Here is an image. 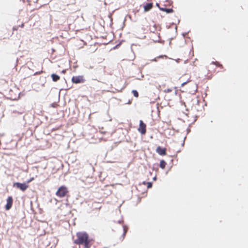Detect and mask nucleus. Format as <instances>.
I'll return each mask as SVG.
<instances>
[{
	"instance_id": "9d476101",
	"label": "nucleus",
	"mask_w": 248,
	"mask_h": 248,
	"mask_svg": "<svg viewBox=\"0 0 248 248\" xmlns=\"http://www.w3.org/2000/svg\"><path fill=\"white\" fill-rule=\"evenodd\" d=\"M187 77H188V78L187 80H186V81H185V80L183 79V77L181 78L180 80L181 82H182L181 83V86H185L188 82L191 81V80L190 79V77L188 75H187Z\"/></svg>"
},
{
	"instance_id": "39448f33",
	"label": "nucleus",
	"mask_w": 248,
	"mask_h": 248,
	"mask_svg": "<svg viewBox=\"0 0 248 248\" xmlns=\"http://www.w3.org/2000/svg\"><path fill=\"white\" fill-rule=\"evenodd\" d=\"M138 131L141 135H145L146 133V125L142 120L140 121L139 127L138 129Z\"/></svg>"
},
{
	"instance_id": "ddd939ff",
	"label": "nucleus",
	"mask_w": 248,
	"mask_h": 248,
	"mask_svg": "<svg viewBox=\"0 0 248 248\" xmlns=\"http://www.w3.org/2000/svg\"><path fill=\"white\" fill-rule=\"evenodd\" d=\"M166 165V162L164 160H162L160 161L159 166L161 168L164 169L165 168Z\"/></svg>"
},
{
	"instance_id": "7ed1b4c3",
	"label": "nucleus",
	"mask_w": 248,
	"mask_h": 248,
	"mask_svg": "<svg viewBox=\"0 0 248 248\" xmlns=\"http://www.w3.org/2000/svg\"><path fill=\"white\" fill-rule=\"evenodd\" d=\"M69 193L68 188L65 186H61L56 192V195L59 198H63Z\"/></svg>"
},
{
	"instance_id": "b1692460",
	"label": "nucleus",
	"mask_w": 248,
	"mask_h": 248,
	"mask_svg": "<svg viewBox=\"0 0 248 248\" xmlns=\"http://www.w3.org/2000/svg\"><path fill=\"white\" fill-rule=\"evenodd\" d=\"M102 133L103 134H105V132H104V131H102Z\"/></svg>"
},
{
	"instance_id": "dca6fc26",
	"label": "nucleus",
	"mask_w": 248,
	"mask_h": 248,
	"mask_svg": "<svg viewBox=\"0 0 248 248\" xmlns=\"http://www.w3.org/2000/svg\"><path fill=\"white\" fill-rule=\"evenodd\" d=\"M38 0H28V1L29 2V4L30 5H31L32 4V2L34 3H37Z\"/></svg>"
},
{
	"instance_id": "4be33fe9",
	"label": "nucleus",
	"mask_w": 248,
	"mask_h": 248,
	"mask_svg": "<svg viewBox=\"0 0 248 248\" xmlns=\"http://www.w3.org/2000/svg\"><path fill=\"white\" fill-rule=\"evenodd\" d=\"M40 7H41V6H38V7H36L34 8V9H39Z\"/></svg>"
},
{
	"instance_id": "423d86ee",
	"label": "nucleus",
	"mask_w": 248,
	"mask_h": 248,
	"mask_svg": "<svg viewBox=\"0 0 248 248\" xmlns=\"http://www.w3.org/2000/svg\"><path fill=\"white\" fill-rule=\"evenodd\" d=\"M13 186L23 191L26 190L29 187V185L26 183H20L18 182L14 183Z\"/></svg>"
},
{
	"instance_id": "5701e85b",
	"label": "nucleus",
	"mask_w": 248,
	"mask_h": 248,
	"mask_svg": "<svg viewBox=\"0 0 248 248\" xmlns=\"http://www.w3.org/2000/svg\"><path fill=\"white\" fill-rule=\"evenodd\" d=\"M24 24L23 23H22V24H21V27L22 28V27H24Z\"/></svg>"
},
{
	"instance_id": "0eeeda50",
	"label": "nucleus",
	"mask_w": 248,
	"mask_h": 248,
	"mask_svg": "<svg viewBox=\"0 0 248 248\" xmlns=\"http://www.w3.org/2000/svg\"><path fill=\"white\" fill-rule=\"evenodd\" d=\"M7 203L5 205V209L6 210H9L13 205V199L12 197L9 196L7 199Z\"/></svg>"
},
{
	"instance_id": "20e7f679",
	"label": "nucleus",
	"mask_w": 248,
	"mask_h": 248,
	"mask_svg": "<svg viewBox=\"0 0 248 248\" xmlns=\"http://www.w3.org/2000/svg\"><path fill=\"white\" fill-rule=\"evenodd\" d=\"M72 83L75 84L83 83L85 81L83 76H74L71 79Z\"/></svg>"
},
{
	"instance_id": "f257e3e1",
	"label": "nucleus",
	"mask_w": 248,
	"mask_h": 248,
	"mask_svg": "<svg viewBox=\"0 0 248 248\" xmlns=\"http://www.w3.org/2000/svg\"><path fill=\"white\" fill-rule=\"evenodd\" d=\"M76 238L74 243L78 245H83V248H90L92 240L89 238L88 234L86 232H78L76 233Z\"/></svg>"
},
{
	"instance_id": "6ab92c4d",
	"label": "nucleus",
	"mask_w": 248,
	"mask_h": 248,
	"mask_svg": "<svg viewBox=\"0 0 248 248\" xmlns=\"http://www.w3.org/2000/svg\"><path fill=\"white\" fill-rule=\"evenodd\" d=\"M147 188H148L152 187V183L151 182H148L147 183Z\"/></svg>"
},
{
	"instance_id": "412c9836",
	"label": "nucleus",
	"mask_w": 248,
	"mask_h": 248,
	"mask_svg": "<svg viewBox=\"0 0 248 248\" xmlns=\"http://www.w3.org/2000/svg\"><path fill=\"white\" fill-rule=\"evenodd\" d=\"M33 179V178H31V179L30 180H29L28 181V183H29L31 182Z\"/></svg>"
},
{
	"instance_id": "2eb2a0df",
	"label": "nucleus",
	"mask_w": 248,
	"mask_h": 248,
	"mask_svg": "<svg viewBox=\"0 0 248 248\" xmlns=\"http://www.w3.org/2000/svg\"><path fill=\"white\" fill-rule=\"evenodd\" d=\"M132 93L135 97L137 98L139 97V93L136 90H132Z\"/></svg>"
},
{
	"instance_id": "f8f14e48",
	"label": "nucleus",
	"mask_w": 248,
	"mask_h": 248,
	"mask_svg": "<svg viewBox=\"0 0 248 248\" xmlns=\"http://www.w3.org/2000/svg\"><path fill=\"white\" fill-rule=\"evenodd\" d=\"M212 64L213 65H215L216 66L220 67L221 69L223 68V67L222 64H221L219 62H212Z\"/></svg>"
},
{
	"instance_id": "f3484780",
	"label": "nucleus",
	"mask_w": 248,
	"mask_h": 248,
	"mask_svg": "<svg viewBox=\"0 0 248 248\" xmlns=\"http://www.w3.org/2000/svg\"><path fill=\"white\" fill-rule=\"evenodd\" d=\"M123 239L124 238L125 235V234L127 232V230H126V229L125 228V227H124L123 228Z\"/></svg>"
},
{
	"instance_id": "1a4fd4ad",
	"label": "nucleus",
	"mask_w": 248,
	"mask_h": 248,
	"mask_svg": "<svg viewBox=\"0 0 248 248\" xmlns=\"http://www.w3.org/2000/svg\"><path fill=\"white\" fill-rule=\"evenodd\" d=\"M153 3H147L145 5H144V11L147 12L153 8Z\"/></svg>"
},
{
	"instance_id": "6e6552de",
	"label": "nucleus",
	"mask_w": 248,
	"mask_h": 248,
	"mask_svg": "<svg viewBox=\"0 0 248 248\" xmlns=\"http://www.w3.org/2000/svg\"><path fill=\"white\" fill-rule=\"evenodd\" d=\"M156 152L160 155H165L167 154L166 149L161 148L160 146H158L156 149Z\"/></svg>"
},
{
	"instance_id": "f03ea898",
	"label": "nucleus",
	"mask_w": 248,
	"mask_h": 248,
	"mask_svg": "<svg viewBox=\"0 0 248 248\" xmlns=\"http://www.w3.org/2000/svg\"><path fill=\"white\" fill-rule=\"evenodd\" d=\"M215 73V67L212 63L206 66L203 70L204 76L208 79H211Z\"/></svg>"
},
{
	"instance_id": "a211bd4d",
	"label": "nucleus",
	"mask_w": 248,
	"mask_h": 248,
	"mask_svg": "<svg viewBox=\"0 0 248 248\" xmlns=\"http://www.w3.org/2000/svg\"><path fill=\"white\" fill-rule=\"evenodd\" d=\"M172 90L171 89H167L164 90V92L166 93H170L171 92H172Z\"/></svg>"
},
{
	"instance_id": "aec40b11",
	"label": "nucleus",
	"mask_w": 248,
	"mask_h": 248,
	"mask_svg": "<svg viewBox=\"0 0 248 248\" xmlns=\"http://www.w3.org/2000/svg\"><path fill=\"white\" fill-rule=\"evenodd\" d=\"M163 56H159V57H157V58H155V59L154 60V61L156 62V61H157V59H159V58H163Z\"/></svg>"
},
{
	"instance_id": "4468645a",
	"label": "nucleus",
	"mask_w": 248,
	"mask_h": 248,
	"mask_svg": "<svg viewBox=\"0 0 248 248\" xmlns=\"http://www.w3.org/2000/svg\"><path fill=\"white\" fill-rule=\"evenodd\" d=\"M162 11H165L167 13H171L173 12V10L172 9H167V8H161Z\"/></svg>"
},
{
	"instance_id": "9b49d317",
	"label": "nucleus",
	"mask_w": 248,
	"mask_h": 248,
	"mask_svg": "<svg viewBox=\"0 0 248 248\" xmlns=\"http://www.w3.org/2000/svg\"><path fill=\"white\" fill-rule=\"evenodd\" d=\"M51 77L52 78V80L54 82H56V81H58L59 80H60V76L55 74H52L51 75Z\"/></svg>"
}]
</instances>
